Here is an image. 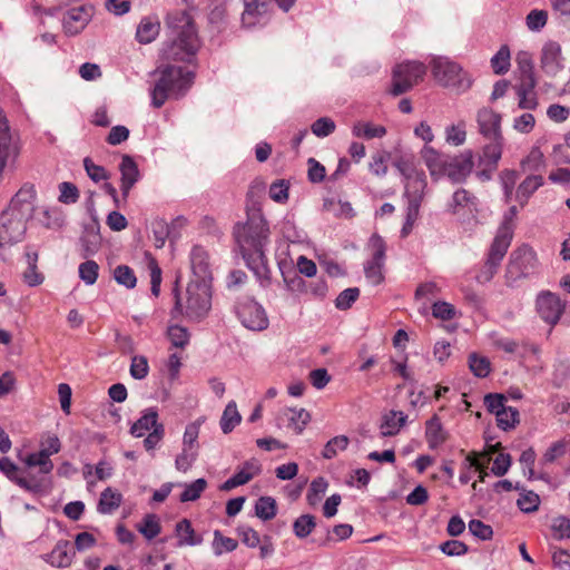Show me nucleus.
I'll return each mask as SVG.
<instances>
[{"label":"nucleus","mask_w":570,"mask_h":570,"mask_svg":"<svg viewBox=\"0 0 570 570\" xmlns=\"http://www.w3.org/2000/svg\"><path fill=\"white\" fill-rule=\"evenodd\" d=\"M517 215V206H511L504 214L502 223L500 224L497 235L489 248L484 265L475 276L478 283L485 284L497 274L501 262L511 245L514 234V218Z\"/></svg>","instance_id":"nucleus-1"},{"label":"nucleus","mask_w":570,"mask_h":570,"mask_svg":"<svg viewBox=\"0 0 570 570\" xmlns=\"http://www.w3.org/2000/svg\"><path fill=\"white\" fill-rule=\"evenodd\" d=\"M166 24L176 35L166 57L189 60L198 50V38L191 17L186 11H174L167 14Z\"/></svg>","instance_id":"nucleus-2"},{"label":"nucleus","mask_w":570,"mask_h":570,"mask_svg":"<svg viewBox=\"0 0 570 570\" xmlns=\"http://www.w3.org/2000/svg\"><path fill=\"white\" fill-rule=\"evenodd\" d=\"M158 71L160 77L151 90V104L155 108H160L170 97H183L195 77L194 72L176 66H166Z\"/></svg>","instance_id":"nucleus-3"},{"label":"nucleus","mask_w":570,"mask_h":570,"mask_svg":"<svg viewBox=\"0 0 570 570\" xmlns=\"http://www.w3.org/2000/svg\"><path fill=\"white\" fill-rule=\"evenodd\" d=\"M234 235L242 256L246 257L250 254L265 253L269 242V227L262 213L257 210L248 216L245 225L235 229Z\"/></svg>","instance_id":"nucleus-4"},{"label":"nucleus","mask_w":570,"mask_h":570,"mask_svg":"<svg viewBox=\"0 0 570 570\" xmlns=\"http://www.w3.org/2000/svg\"><path fill=\"white\" fill-rule=\"evenodd\" d=\"M431 70L434 79L443 87H452L462 91L471 87V79L468 78L462 67L448 58H434L431 61Z\"/></svg>","instance_id":"nucleus-5"},{"label":"nucleus","mask_w":570,"mask_h":570,"mask_svg":"<svg viewBox=\"0 0 570 570\" xmlns=\"http://www.w3.org/2000/svg\"><path fill=\"white\" fill-rule=\"evenodd\" d=\"M210 291L206 281H191L186 288L185 314L194 321L203 320L210 309Z\"/></svg>","instance_id":"nucleus-6"},{"label":"nucleus","mask_w":570,"mask_h":570,"mask_svg":"<svg viewBox=\"0 0 570 570\" xmlns=\"http://www.w3.org/2000/svg\"><path fill=\"white\" fill-rule=\"evenodd\" d=\"M426 73V67L419 61H406L394 67L390 92L400 96L419 83Z\"/></svg>","instance_id":"nucleus-7"},{"label":"nucleus","mask_w":570,"mask_h":570,"mask_svg":"<svg viewBox=\"0 0 570 570\" xmlns=\"http://www.w3.org/2000/svg\"><path fill=\"white\" fill-rule=\"evenodd\" d=\"M535 253L528 245L515 248L509 257L505 268L507 285L512 286L519 279L527 277L535 267Z\"/></svg>","instance_id":"nucleus-8"},{"label":"nucleus","mask_w":570,"mask_h":570,"mask_svg":"<svg viewBox=\"0 0 570 570\" xmlns=\"http://www.w3.org/2000/svg\"><path fill=\"white\" fill-rule=\"evenodd\" d=\"M235 313L244 327L250 331H264L268 327V317L264 307L254 298L244 296L237 299Z\"/></svg>","instance_id":"nucleus-9"},{"label":"nucleus","mask_w":570,"mask_h":570,"mask_svg":"<svg viewBox=\"0 0 570 570\" xmlns=\"http://www.w3.org/2000/svg\"><path fill=\"white\" fill-rule=\"evenodd\" d=\"M370 247L373 250L372 259L365 264L364 273L368 282L373 285H379L384 279L382 269L385 261L386 245L380 235L373 234L370 238Z\"/></svg>","instance_id":"nucleus-10"},{"label":"nucleus","mask_w":570,"mask_h":570,"mask_svg":"<svg viewBox=\"0 0 570 570\" xmlns=\"http://www.w3.org/2000/svg\"><path fill=\"white\" fill-rule=\"evenodd\" d=\"M535 305L540 317L547 324L552 326L560 321L566 308V305L560 297L549 291L538 294Z\"/></svg>","instance_id":"nucleus-11"},{"label":"nucleus","mask_w":570,"mask_h":570,"mask_svg":"<svg viewBox=\"0 0 570 570\" xmlns=\"http://www.w3.org/2000/svg\"><path fill=\"white\" fill-rule=\"evenodd\" d=\"M473 151L470 149L455 156H449L444 176L454 184L464 183L473 170Z\"/></svg>","instance_id":"nucleus-12"},{"label":"nucleus","mask_w":570,"mask_h":570,"mask_svg":"<svg viewBox=\"0 0 570 570\" xmlns=\"http://www.w3.org/2000/svg\"><path fill=\"white\" fill-rule=\"evenodd\" d=\"M94 16V7L91 4H80L68 9L63 13V30L69 36H76L81 32L89 23Z\"/></svg>","instance_id":"nucleus-13"},{"label":"nucleus","mask_w":570,"mask_h":570,"mask_svg":"<svg viewBox=\"0 0 570 570\" xmlns=\"http://www.w3.org/2000/svg\"><path fill=\"white\" fill-rule=\"evenodd\" d=\"M479 132L487 139H502L501 115L491 108L483 107L476 112Z\"/></svg>","instance_id":"nucleus-14"},{"label":"nucleus","mask_w":570,"mask_h":570,"mask_svg":"<svg viewBox=\"0 0 570 570\" xmlns=\"http://www.w3.org/2000/svg\"><path fill=\"white\" fill-rule=\"evenodd\" d=\"M540 63L548 76H556L563 69L561 46L557 41H548L541 50Z\"/></svg>","instance_id":"nucleus-15"},{"label":"nucleus","mask_w":570,"mask_h":570,"mask_svg":"<svg viewBox=\"0 0 570 570\" xmlns=\"http://www.w3.org/2000/svg\"><path fill=\"white\" fill-rule=\"evenodd\" d=\"M81 256L88 258L94 256L101 246V236L99 233V224L94 220L85 225L82 234L79 238Z\"/></svg>","instance_id":"nucleus-16"},{"label":"nucleus","mask_w":570,"mask_h":570,"mask_svg":"<svg viewBox=\"0 0 570 570\" xmlns=\"http://www.w3.org/2000/svg\"><path fill=\"white\" fill-rule=\"evenodd\" d=\"M75 552L69 541L60 540L51 552L43 556V560L56 568H68L71 566Z\"/></svg>","instance_id":"nucleus-17"},{"label":"nucleus","mask_w":570,"mask_h":570,"mask_svg":"<svg viewBox=\"0 0 570 570\" xmlns=\"http://www.w3.org/2000/svg\"><path fill=\"white\" fill-rule=\"evenodd\" d=\"M50 473L28 471L18 480V485L30 493H45L51 489Z\"/></svg>","instance_id":"nucleus-18"},{"label":"nucleus","mask_w":570,"mask_h":570,"mask_svg":"<svg viewBox=\"0 0 570 570\" xmlns=\"http://www.w3.org/2000/svg\"><path fill=\"white\" fill-rule=\"evenodd\" d=\"M476 209L478 198L464 188L456 189L446 205V210L453 215H458L462 210L472 213Z\"/></svg>","instance_id":"nucleus-19"},{"label":"nucleus","mask_w":570,"mask_h":570,"mask_svg":"<svg viewBox=\"0 0 570 570\" xmlns=\"http://www.w3.org/2000/svg\"><path fill=\"white\" fill-rule=\"evenodd\" d=\"M422 158L433 178L444 176L449 155L440 154L434 148L425 146L422 149Z\"/></svg>","instance_id":"nucleus-20"},{"label":"nucleus","mask_w":570,"mask_h":570,"mask_svg":"<svg viewBox=\"0 0 570 570\" xmlns=\"http://www.w3.org/2000/svg\"><path fill=\"white\" fill-rule=\"evenodd\" d=\"M119 170L121 173V193L126 198L132 186L138 181L139 170L137 164L129 155L122 156Z\"/></svg>","instance_id":"nucleus-21"},{"label":"nucleus","mask_w":570,"mask_h":570,"mask_svg":"<svg viewBox=\"0 0 570 570\" xmlns=\"http://www.w3.org/2000/svg\"><path fill=\"white\" fill-rule=\"evenodd\" d=\"M544 184L542 175H528L515 190V200L521 207L528 204L530 197Z\"/></svg>","instance_id":"nucleus-22"},{"label":"nucleus","mask_w":570,"mask_h":570,"mask_svg":"<svg viewBox=\"0 0 570 570\" xmlns=\"http://www.w3.org/2000/svg\"><path fill=\"white\" fill-rule=\"evenodd\" d=\"M243 258L245 259L247 267L253 271L255 276L258 278L262 286H268L271 284L272 276L265 253L250 254V256Z\"/></svg>","instance_id":"nucleus-23"},{"label":"nucleus","mask_w":570,"mask_h":570,"mask_svg":"<svg viewBox=\"0 0 570 570\" xmlns=\"http://www.w3.org/2000/svg\"><path fill=\"white\" fill-rule=\"evenodd\" d=\"M425 439L431 450L438 449L448 440V432L436 414L425 423Z\"/></svg>","instance_id":"nucleus-24"},{"label":"nucleus","mask_w":570,"mask_h":570,"mask_svg":"<svg viewBox=\"0 0 570 570\" xmlns=\"http://www.w3.org/2000/svg\"><path fill=\"white\" fill-rule=\"evenodd\" d=\"M156 425H163L158 422V412L155 407H148L141 416L131 425L130 433L135 438L144 436L148 431H153Z\"/></svg>","instance_id":"nucleus-25"},{"label":"nucleus","mask_w":570,"mask_h":570,"mask_svg":"<svg viewBox=\"0 0 570 570\" xmlns=\"http://www.w3.org/2000/svg\"><path fill=\"white\" fill-rule=\"evenodd\" d=\"M520 170L522 174L528 175H542L546 170V161L542 151L534 147L521 160Z\"/></svg>","instance_id":"nucleus-26"},{"label":"nucleus","mask_w":570,"mask_h":570,"mask_svg":"<svg viewBox=\"0 0 570 570\" xmlns=\"http://www.w3.org/2000/svg\"><path fill=\"white\" fill-rule=\"evenodd\" d=\"M281 419H285L287 428L295 434H302L307 423L311 421V414L305 409L287 407L282 412Z\"/></svg>","instance_id":"nucleus-27"},{"label":"nucleus","mask_w":570,"mask_h":570,"mask_svg":"<svg viewBox=\"0 0 570 570\" xmlns=\"http://www.w3.org/2000/svg\"><path fill=\"white\" fill-rule=\"evenodd\" d=\"M175 531L178 538L177 547H194L199 546L203 542V537L195 532L194 528L191 527V522L188 519H183L177 522Z\"/></svg>","instance_id":"nucleus-28"},{"label":"nucleus","mask_w":570,"mask_h":570,"mask_svg":"<svg viewBox=\"0 0 570 570\" xmlns=\"http://www.w3.org/2000/svg\"><path fill=\"white\" fill-rule=\"evenodd\" d=\"M407 415L402 411H390L382 417L381 434L382 436L396 435L401 428L406 423Z\"/></svg>","instance_id":"nucleus-29"},{"label":"nucleus","mask_w":570,"mask_h":570,"mask_svg":"<svg viewBox=\"0 0 570 570\" xmlns=\"http://www.w3.org/2000/svg\"><path fill=\"white\" fill-rule=\"evenodd\" d=\"M490 142L482 148V153L479 157V166L483 164L491 165L492 168H498V164L502 157L503 141L504 139H489Z\"/></svg>","instance_id":"nucleus-30"},{"label":"nucleus","mask_w":570,"mask_h":570,"mask_svg":"<svg viewBox=\"0 0 570 570\" xmlns=\"http://www.w3.org/2000/svg\"><path fill=\"white\" fill-rule=\"evenodd\" d=\"M190 262L194 274L198 277L197 281H205L209 274L208 255L200 246H195L190 253Z\"/></svg>","instance_id":"nucleus-31"},{"label":"nucleus","mask_w":570,"mask_h":570,"mask_svg":"<svg viewBox=\"0 0 570 570\" xmlns=\"http://www.w3.org/2000/svg\"><path fill=\"white\" fill-rule=\"evenodd\" d=\"M121 501L122 497L119 492L107 488L100 494L97 510L101 514H111L120 507Z\"/></svg>","instance_id":"nucleus-32"},{"label":"nucleus","mask_w":570,"mask_h":570,"mask_svg":"<svg viewBox=\"0 0 570 570\" xmlns=\"http://www.w3.org/2000/svg\"><path fill=\"white\" fill-rule=\"evenodd\" d=\"M160 30L159 21L153 20L151 18L147 17L144 18L140 23L138 24L137 31H136V39L140 43H150L153 42L156 37L158 36Z\"/></svg>","instance_id":"nucleus-33"},{"label":"nucleus","mask_w":570,"mask_h":570,"mask_svg":"<svg viewBox=\"0 0 570 570\" xmlns=\"http://www.w3.org/2000/svg\"><path fill=\"white\" fill-rule=\"evenodd\" d=\"M352 134L365 139L382 138L386 135V128L372 122L357 121L352 127Z\"/></svg>","instance_id":"nucleus-34"},{"label":"nucleus","mask_w":570,"mask_h":570,"mask_svg":"<svg viewBox=\"0 0 570 570\" xmlns=\"http://www.w3.org/2000/svg\"><path fill=\"white\" fill-rule=\"evenodd\" d=\"M265 12V3L258 0H244V11L242 13V22L246 27L256 23L257 18Z\"/></svg>","instance_id":"nucleus-35"},{"label":"nucleus","mask_w":570,"mask_h":570,"mask_svg":"<svg viewBox=\"0 0 570 570\" xmlns=\"http://www.w3.org/2000/svg\"><path fill=\"white\" fill-rule=\"evenodd\" d=\"M242 421V416L237 410L236 403L234 401H230L220 417V429L223 433L228 434L230 433L236 425H238Z\"/></svg>","instance_id":"nucleus-36"},{"label":"nucleus","mask_w":570,"mask_h":570,"mask_svg":"<svg viewBox=\"0 0 570 570\" xmlns=\"http://www.w3.org/2000/svg\"><path fill=\"white\" fill-rule=\"evenodd\" d=\"M426 185L425 174L423 171H417L412 177L406 178L405 195L407 198H416L420 196V200H422Z\"/></svg>","instance_id":"nucleus-37"},{"label":"nucleus","mask_w":570,"mask_h":570,"mask_svg":"<svg viewBox=\"0 0 570 570\" xmlns=\"http://www.w3.org/2000/svg\"><path fill=\"white\" fill-rule=\"evenodd\" d=\"M276 512V501L272 497H261L255 503V514L263 521L272 520Z\"/></svg>","instance_id":"nucleus-38"},{"label":"nucleus","mask_w":570,"mask_h":570,"mask_svg":"<svg viewBox=\"0 0 570 570\" xmlns=\"http://www.w3.org/2000/svg\"><path fill=\"white\" fill-rule=\"evenodd\" d=\"M323 208L332 213L336 217L351 218L354 216L353 207L347 202L336 200L334 198H326L323 203Z\"/></svg>","instance_id":"nucleus-39"},{"label":"nucleus","mask_w":570,"mask_h":570,"mask_svg":"<svg viewBox=\"0 0 570 570\" xmlns=\"http://www.w3.org/2000/svg\"><path fill=\"white\" fill-rule=\"evenodd\" d=\"M237 547L238 542L235 539L223 535L219 530L214 531L212 548L215 556L218 557L224 552H232L236 550Z\"/></svg>","instance_id":"nucleus-40"},{"label":"nucleus","mask_w":570,"mask_h":570,"mask_svg":"<svg viewBox=\"0 0 570 570\" xmlns=\"http://www.w3.org/2000/svg\"><path fill=\"white\" fill-rule=\"evenodd\" d=\"M519 178V173L514 169H503L499 179L503 189L504 200L505 203H510L513 198V191L515 184Z\"/></svg>","instance_id":"nucleus-41"},{"label":"nucleus","mask_w":570,"mask_h":570,"mask_svg":"<svg viewBox=\"0 0 570 570\" xmlns=\"http://www.w3.org/2000/svg\"><path fill=\"white\" fill-rule=\"evenodd\" d=\"M24 463L30 469L38 466L40 473H51L53 469L52 461L42 450L28 454L24 459Z\"/></svg>","instance_id":"nucleus-42"},{"label":"nucleus","mask_w":570,"mask_h":570,"mask_svg":"<svg viewBox=\"0 0 570 570\" xmlns=\"http://www.w3.org/2000/svg\"><path fill=\"white\" fill-rule=\"evenodd\" d=\"M491 67L495 75H504L510 68V49L507 45L500 47L491 58Z\"/></svg>","instance_id":"nucleus-43"},{"label":"nucleus","mask_w":570,"mask_h":570,"mask_svg":"<svg viewBox=\"0 0 570 570\" xmlns=\"http://www.w3.org/2000/svg\"><path fill=\"white\" fill-rule=\"evenodd\" d=\"M316 527L315 517L302 514L293 523V531L298 539H304L312 533Z\"/></svg>","instance_id":"nucleus-44"},{"label":"nucleus","mask_w":570,"mask_h":570,"mask_svg":"<svg viewBox=\"0 0 570 570\" xmlns=\"http://www.w3.org/2000/svg\"><path fill=\"white\" fill-rule=\"evenodd\" d=\"M495 417L497 425L501 430L508 431L519 423V411L515 407L507 406L501 412H498Z\"/></svg>","instance_id":"nucleus-45"},{"label":"nucleus","mask_w":570,"mask_h":570,"mask_svg":"<svg viewBox=\"0 0 570 570\" xmlns=\"http://www.w3.org/2000/svg\"><path fill=\"white\" fill-rule=\"evenodd\" d=\"M207 487V481L203 478L195 480L189 484L184 485V491L181 492L179 500L181 502H189L197 500L202 493L205 491Z\"/></svg>","instance_id":"nucleus-46"},{"label":"nucleus","mask_w":570,"mask_h":570,"mask_svg":"<svg viewBox=\"0 0 570 570\" xmlns=\"http://www.w3.org/2000/svg\"><path fill=\"white\" fill-rule=\"evenodd\" d=\"M36 188L33 184L26 183L21 186V188L17 191L11 203L13 207H21L23 205H32L36 199Z\"/></svg>","instance_id":"nucleus-47"},{"label":"nucleus","mask_w":570,"mask_h":570,"mask_svg":"<svg viewBox=\"0 0 570 570\" xmlns=\"http://www.w3.org/2000/svg\"><path fill=\"white\" fill-rule=\"evenodd\" d=\"M160 524L155 514H147L138 525V531L147 539L151 540L160 533Z\"/></svg>","instance_id":"nucleus-48"},{"label":"nucleus","mask_w":570,"mask_h":570,"mask_svg":"<svg viewBox=\"0 0 570 570\" xmlns=\"http://www.w3.org/2000/svg\"><path fill=\"white\" fill-rule=\"evenodd\" d=\"M540 498L533 491L522 489L520 498L517 501L519 509L525 513L534 512L539 509Z\"/></svg>","instance_id":"nucleus-49"},{"label":"nucleus","mask_w":570,"mask_h":570,"mask_svg":"<svg viewBox=\"0 0 570 570\" xmlns=\"http://www.w3.org/2000/svg\"><path fill=\"white\" fill-rule=\"evenodd\" d=\"M261 473V464L257 460L252 459L246 461L243 466L234 474L240 484L248 483L255 475Z\"/></svg>","instance_id":"nucleus-50"},{"label":"nucleus","mask_w":570,"mask_h":570,"mask_svg":"<svg viewBox=\"0 0 570 570\" xmlns=\"http://www.w3.org/2000/svg\"><path fill=\"white\" fill-rule=\"evenodd\" d=\"M79 277L86 285H94L98 278L99 265L91 259L81 263L78 268Z\"/></svg>","instance_id":"nucleus-51"},{"label":"nucleus","mask_w":570,"mask_h":570,"mask_svg":"<svg viewBox=\"0 0 570 570\" xmlns=\"http://www.w3.org/2000/svg\"><path fill=\"white\" fill-rule=\"evenodd\" d=\"M327 487L328 483L323 476L314 479L306 494L307 502L311 505H315L321 500V497L326 492Z\"/></svg>","instance_id":"nucleus-52"},{"label":"nucleus","mask_w":570,"mask_h":570,"mask_svg":"<svg viewBox=\"0 0 570 570\" xmlns=\"http://www.w3.org/2000/svg\"><path fill=\"white\" fill-rule=\"evenodd\" d=\"M116 282L126 288H134L137 283L134 271L127 265H119L114 271Z\"/></svg>","instance_id":"nucleus-53"},{"label":"nucleus","mask_w":570,"mask_h":570,"mask_svg":"<svg viewBox=\"0 0 570 570\" xmlns=\"http://www.w3.org/2000/svg\"><path fill=\"white\" fill-rule=\"evenodd\" d=\"M348 445V438L345 435H338L331 439L324 446L322 455L325 459H333L337 455L338 451H343Z\"/></svg>","instance_id":"nucleus-54"},{"label":"nucleus","mask_w":570,"mask_h":570,"mask_svg":"<svg viewBox=\"0 0 570 570\" xmlns=\"http://www.w3.org/2000/svg\"><path fill=\"white\" fill-rule=\"evenodd\" d=\"M151 230L155 247L163 248L170 233L168 224L164 219H155L151 223Z\"/></svg>","instance_id":"nucleus-55"},{"label":"nucleus","mask_w":570,"mask_h":570,"mask_svg":"<svg viewBox=\"0 0 570 570\" xmlns=\"http://www.w3.org/2000/svg\"><path fill=\"white\" fill-rule=\"evenodd\" d=\"M168 338L175 347L184 348L189 342V332L180 325H171L168 327Z\"/></svg>","instance_id":"nucleus-56"},{"label":"nucleus","mask_w":570,"mask_h":570,"mask_svg":"<svg viewBox=\"0 0 570 570\" xmlns=\"http://www.w3.org/2000/svg\"><path fill=\"white\" fill-rule=\"evenodd\" d=\"M130 375L135 380H144L149 372L148 360L144 355H135L131 357L129 368Z\"/></svg>","instance_id":"nucleus-57"},{"label":"nucleus","mask_w":570,"mask_h":570,"mask_svg":"<svg viewBox=\"0 0 570 570\" xmlns=\"http://www.w3.org/2000/svg\"><path fill=\"white\" fill-rule=\"evenodd\" d=\"M360 289L357 287H350L342 291L335 299V307L340 311L348 309L353 303L358 298Z\"/></svg>","instance_id":"nucleus-58"},{"label":"nucleus","mask_w":570,"mask_h":570,"mask_svg":"<svg viewBox=\"0 0 570 570\" xmlns=\"http://www.w3.org/2000/svg\"><path fill=\"white\" fill-rule=\"evenodd\" d=\"M469 367L478 377H487L490 373V361L487 357L471 354L469 357Z\"/></svg>","instance_id":"nucleus-59"},{"label":"nucleus","mask_w":570,"mask_h":570,"mask_svg":"<svg viewBox=\"0 0 570 570\" xmlns=\"http://www.w3.org/2000/svg\"><path fill=\"white\" fill-rule=\"evenodd\" d=\"M548 20V12L544 10H531L527 18L525 23L529 30L531 31H540L546 24Z\"/></svg>","instance_id":"nucleus-60"},{"label":"nucleus","mask_w":570,"mask_h":570,"mask_svg":"<svg viewBox=\"0 0 570 570\" xmlns=\"http://www.w3.org/2000/svg\"><path fill=\"white\" fill-rule=\"evenodd\" d=\"M393 165L405 179L412 177L417 173L414 166L413 156L411 155H402L397 157L394 160Z\"/></svg>","instance_id":"nucleus-61"},{"label":"nucleus","mask_w":570,"mask_h":570,"mask_svg":"<svg viewBox=\"0 0 570 570\" xmlns=\"http://www.w3.org/2000/svg\"><path fill=\"white\" fill-rule=\"evenodd\" d=\"M335 122L328 117L315 120L311 127L312 132L317 137H327L335 130Z\"/></svg>","instance_id":"nucleus-62"},{"label":"nucleus","mask_w":570,"mask_h":570,"mask_svg":"<svg viewBox=\"0 0 570 570\" xmlns=\"http://www.w3.org/2000/svg\"><path fill=\"white\" fill-rule=\"evenodd\" d=\"M288 188L289 185L286 180H276L269 187V197L274 202L283 204L288 199Z\"/></svg>","instance_id":"nucleus-63"},{"label":"nucleus","mask_w":570,"mask_h":570,"mask_svg":"<svg viewBox=\"0 0 570 570\" xmlns=\"http://www.w3.org/2000/svg\"><path fill=\"white\" fill-rule=\"evenodd\" d=\"M466 139L465 124L464 121L459 122L458 125H452L446 129V140L448 142L460 146Z\"/></svg>","instance_id":"nucleus-64"}]
</instances>
